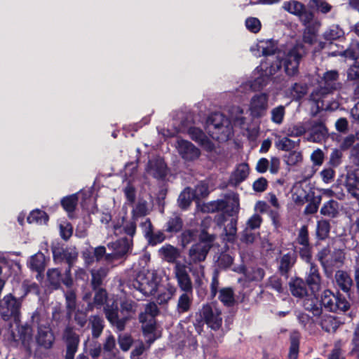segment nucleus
<instances>
[{
  "label": "nucleus",
  "instance_id": "nucleus-1",
  "mask_svg": "<svg viewBox=\"0 0 359 359\" xmlns=\"http://www.w3.org/2000/svg\"><path fill=\"white\" fill-rule=\"evenodd\" d=\"M305 54L304 46L297 43L284 52L278 51L276 56L267 59L269 61L262 62L259 65L260 69L270 77L279 72L283 65L286 74L290 76H294L298 73L300 61Z\"/></svg>",
  "mask_w": 359,
  "mask_h": 359
},
{
  "label": "nucleus",
  "instance_id": "nucleus-2",
  "mask_svg": "<svg viewBox=\"0 0 359 359\" xmlns=\"http://www.w3.org/2000/svg\"><path fill=\"white\" fill-rule=\"evenodd\" d=\"M319 88L312 92L310 95L311 100L316 106L317 110H327L330 107L326 103L325 98L333 90L341 88L339 82V74L336 70L326 72L318 82Z\"/></svg>",
  "mask_w": 359,
  "mask_h": 359
},
{
  "label": "nucleus",
  "instance_id": "nucleus-3",
  "mask_svg": "<svg viewBox=\"0 0 359 359\" xmlns=\"http://www.w3.org/2000/svg\"><path fill=\"white\" fill-rule=\"evenodd\" d=\"M205 128L210 136L219 141L227 140L232 135L230 121L219 112L208 116Z\"/></svg>",
  "mask_w": 359,
  "mask_h": 359
},
{
  "label": "nucleus",
  "instance_id": "nucleus-4",
  "mask_svg": "<svg viewBox=\"0 0 359 359\" xmlns=\"http://www.w3.org/2000/svg\"><path fill=\"white\" fill-rule=\"evenodd\" d=\"M160 283L156 271L140 272L133 283V286L145 296L154 295Z\"/></svg>",
  "mask_w": 359,
  "mask_h": 359
},
{
  "label": "nucleus",
  "instance_id": "nucleus-5",
  "mask_svg": "<svg viewBox=\"0 0 359 359\" xmlns=\"http://www.w3.org/2000/svg\"><path fill=\"white\" fill-rule=\"evenodd\" d=\"M214 238V236L207 233L204 230L202 231L200 241L193 245L189 251V264L201 262L205 259Z\"/></svg>",
  "mask_w": 359,
  "mask_h": 359
},
{
  "label": "nucleus",
  "instance_id": "nucleus-6",
  "mask_svg": "<svg viewBox=\"0 0 359 359\" xmlns=\"http://www.w3.org/2000/svg\"><path fill=\"white\" fill-rule=\"evenodd\" d=\"M133 246L132 238H121L116 242L109 243L107 244L109 249L112 250L111 253H109L105 256V262L107 264H112V267L116 265V262H118L122 259H125V257L131 250Z\"/></svg>",
  "mask_w": 359,
  "mask_h": 359
},
{
  "label": "nucleus",
  "instance_id": "nucleus-7",
  "mask_svg": "<svg viewBox=\"0 0 359 359\" xmlns=\"http://www.w3.org/2000/svg\"><path fill=\"white\" fill-rule=\"evenodd\" d=\"M269 95L267 93L255 94L250 100L248 111L252 119H260L264 117L269 107Z\"/></svg>",
  "mask_w": 359,
  "mask_h": 359
},
{
  "label": "nucleus",
  "instance_id": "nucleus-8",
  "mask_svg": "<svg viewBox=\"0 0 359 359\" xmlns=\"http://www.w3.org/2000/svg\"><path fill=\"white\" fill-rule=\"evenodd\" d=\"M201 320L208 327L214 330H219L222 324L220 309L214 303L204 304L199 311Z\"/></svg>",
  "mask_w": 359,
  "mask_h": 359
},
{
  "label": "nucleus",
  "instance_id": "nucleus-9",
  "mask_svg": "<svg viewBox=\"0 0 359 359\" xmlns=\"http://www.w3.org/2000/svg\"><path fill=\"white\" fill-rule=\"evenodd\" d=\"M321 304L331 312L346 311L350 308V304L344 297L339 294H334L329 290L323 292Z\"/></svg>",
  "mask_w": 359,
  "mask_h": 359
},
{
  "label": "nucleus",
  "instance_id": "nucleus-10",
  "mask_svg": "<svg viewBox=\"0 0 359 359\" xmlns=\"http://www.w3.org/2000/svg\"><path fill=\"white\" fill-rule=\"evenodd\" d=\"M318 260L325 271L332 272L334 267L341 266L344 259V253L341 250H331L330 248H323L318 254Z\"/></svg>",
  "mask_w": 359,
  "mask_h": 359
},
{
  "label": "nucleus",
  "instance_id": "nucleus-11",
  "mask_svg": "<svg viewBox=\"0 0 359 359\" xmlns=\"http://www.w3.org/2000/svg\"><path fill=\"white\" fill-rule=\"evenodd\" d=\"M269 76L265 72L260 69V67H257L252 72L251 79L240 86L238 92L245 94L249 90L258 91L265 87L269 81Z\"/></svg>",
  "mask_w": 359,
  "mask_h": 359
},
{
  "label": "nucleus",
  "instance_id": "nucleus-12",
  "mask_svg": "<svg viewBox=\"0 0 359 359\" xmlns=\"http://www.w3.org/2000/svg\"><path fill=\"white\" fill-rule=\"evenodd\" d=\"M20 306V299L11 294H7L0 302V314L4 320H7L18 313Z\"/></svg>",
  "mask_w": 359,
  "mask_h": 359
},
{
  "label": "nucleus",
  "instance_id": "nucleus-13",
  "mask_svg": "<svg viewBox=\"0 0 359 359\" xmlns=\"http://www.w3.org/2000/svg\"><path fill=\"white\" fill-rule=\"evenodd\" d=\"M174 273L180 288L184 292H193L192 282L187 265L182 262H177L174 267Z\"/></svg>",
  "mask_w": 359,
  "mask_h": 359
},
{
  "label": "nucleus",
  "instance_id": "nucleus-14",
  "mask_svg": "<svg viewBox=\"0 0 359 359\" xmlns=\"http://www.w3.org/2000/svg\"><path fill=\"white\" fill-rule=\"evenodd\" d=\"M175 147L180 156L185 161H194L201 155L200 150L187 140H177Z\"/></svg>",
  "mask_w": 359,
  "mask_h": 359
},
{
  "label": "nucleus",
  "instance_id": "nucleus-15",
  "mask_svg": "<svg viewBox=\"0 0 359 359\" xmlns=\"http://www.w3.org/2000/svg\"><path fill=\"white\" fill-rule=\"evenodd\" d=\"M63 339L67 346L65 359H74L79 344V335L72 327L67 326L63 333Z\"/></svg>",
  "mask_w": 359,
  "mask_h": 359
},
{
  "label": "nucleus",
  "instance_id": "nucleus-16",
  "mask_svg": "<svg viewBox=\"0 0 359 359\" xmlns=\"http://www.w3.org/2000/svg\"><path fill=\"white\" fill-rule=\"evenodd\" d=\"M276 42L272 39L262 40L250 48L252 54L258 57L261 56H271L277 50Z\"/></svg>",
  "mask_w": 359,
  "mask_h": 359
},
{
  "label": "nucleus",
  "instance_id": "nucleus-17",
  "mask_svg": "<svg viewBox=\"0 0 359 359\" xmlns=\"http://www.w3.org/2000/svg\"><path fill=\"white\" fill-rule=\"evenodd\" d=\"M114 230L116 235L125 233L133 238L136 232V220L133 217L127 219L125 216L120 217L114 222Z\"/></svg>",
  "mask_w": 359,
  "mask_h": 359
},
{
  "label": "nucleus",
  "instance_id": "nucleus-18",
  "mask_svg": "<svg viewBox=\"0 0 359 359\" xmlns=\"http://www.w3.org/2000/svg\"><path fill=\"white\" fill-rule=\"evenodd\" d=\"M146 171L155 178H163L166 174V165L162 158L154 157L149 161Z\"/></svg>",
  "mask_w": 359,
  "mask_h": 359
},
{
  "label": "nucleus",
  "instance_id": "nucleus-19",
  "mask_svg": "<svg viewBox=\"0 0 359 359\" xmlns=\"http://www.w3.org/2000/svg\"><path fill=\"white\" fill-rule=\"evenodd\" d=\"M250 173V168L248 163H241L236 165L229 177V184L236 187L245 181Z\"/></svg>",
  "mask_w": 359,
  "mask_h": 359
},
{
  "label": "nucleus",
  "instance_id": "nucleus-20",
  "mask_svg": "<svg viewBox=\"0 0 359 359\" xmlns=\"http://www.w3.org/2000/svg\"><path fill=\"white\" fill-rule=\"evenodd\" d=\"M104 313L109 322L112 325L115 326L118 331H122L124 330L126 323L128 318L124 317L121 319L118 318L117 306H114L107 305L104 308Z\"/></svg>",
  "mask_w": 359,
  "mask_h": 359
},
{
  "label": "nucleus",
  "instance_id": "nucleus-21",
  "mask_svg": "<svg viewBox=\"0 0 359 359\" xmlns=\"http://www.w3.org/2000/svg\"><path fill=\"white\" fill-rule=\"evenodd\" d=\"M309 271L306 278V283L310 290L313 292H318L320 288V276L318 272V269L313 263L309 264Z\"/></svg>",
  "mask_w": 359,
  "mask_h": 359
},
{
  "label": "nucleus",
  "instance_id": "nucleus-22",
  "mask_svg": "<svg viewBox=\"0 0 359 359\" xmlns=\"http://www.w3.org/2000/svg\"><path fill=\"white\" fill-rule=\"evenodd\" d=\"M346 187L351 196L359 199V169H355L348 174Z\"/></svg>",
  "mask_w": 359,
  "mask_h": 359
},
{
  "label": "nucleus",
  "instance_id": "nucleus-23",
  "mask_svg": "<svg viewBox=\"0 0 359 359\" xmlns=\"http://www.w3.org/2000/svg\"><path fill=\"white\" fill-rule=\"evenodd\" d=\"M158 253L163 259L169 263H175V265L177 262V259L180 257L179 249L169 244L162 246Z\"/></svg>",
  "mask_w": 359,
  "mask_h": 359
},
{
  "label": "nucleus",
  "instance_id": "nucleus-24",
  "mask_svg": "<svg viewBox=\"0 0 359 359\" xmlns=\"http://www.w3.org/2000/svg\"><path fill=\"white\" fill-rule=\"evenodd\" d=\"M317 293L318 292H313L310 290V293L304 297L303 302L304 309L312 312L314 316H319L321 313V309L318 304Z\"/></svg>",
  "mask_w": 359,
  "mask_h": 359
},
{
  "label": "nucleus",
  "instance_id": "nucleus-25",
  "mask_svg": "<svg viewBox=\"0 0 359 359\" xmlns=\"http://www.w3.org/2000/svg\"><path fill=\"white\" fill-rule=\"evenodd\" d=\"M36 340L41 346L46 348L50 347L54 341V337L50 328L46 325H39Z\"/></svg>",
  "mask_w": 359,
  "mask_h": 359
},
{
  "label": "nucleus",
  "instance_id": "nucleus-26",
  "mask_svg": "<svg viewBox=\"0 0 359 359\" xmlns=\"http://www.w3.org/2000/svg\"><path fill=\"white\" fill-rule=\"evenodd\" d=\"M290 290L293 296L298 298H304L310 292L307 290L304 282L297 278L290 283Z\"/></svg>",
  "mask_w": 359,
  "mask_h": 359
},
{
  "label": "nucleus",
  "instance_id": "nucleus-27",
  "mask_svg": "<svg viewBox=\"0 0 359 359\" xmlns=\"http://www.w3.org/2000/svg\"><path fill=\"white\" fill-rule=\"evenodd\" d=\"M335 281L339 288L348 292L353 285L351 276L344 271H338L335 273Z\"/></svg>",
  "mask_w": 359,
  "mask_h": 359
},
{
  "label": "nucleus",
  "instance_id": "nucleus-28",
  "mask_svg": "<svg viewBox=\"0 0 359 359\" xmlns=\"http://www.w3.org/2000/svg\"><path fill=\"white\" fill-rule=\"evenodd\" d=\"M299 18L308 30H310V29H317L320 26V23L314 19L313 14L305 8L299 15Z\"/></svg>",
  "mask_w": 359,
  "mask_h": 359
},
{
  "label": "nucleus",
  "instance_id": "nucleus-29",
  "mask_svg": "<svg viewBox=\"0 0 359 359\" xmlns=\"http://www.w3.org/2000/svg\"><path fill=\"white\" fill-rule=\"evenodd\" d=\"M192 303V292H184L178 299L177 310L178 313H185L188 311Z\"/></svg>",
  "mask_w": 359,
  "mask_h": 359
},
{
  "label": "nucleus",
  "instance_id": "nucleus-30",
  "mask_svg": "<svg viewBox=\"0 0 359 359\" xmlns=\"http://www.w3.org/2000/svg\"><path fill=\"white\" fill-rule=\"evenodd\" d=\"M297 144V142L289 139L288 137L276 136L275 146L279 150L290 151L294 149Z\"/></svg>",
  "mask_w": 359,
  "mask_h": 359
},
{
  "label": "nucleus",
  "instance_id": "nucleus-31",
  "mask_svg": "<svg viewBox=\"0 0 359 359\" xmlns=\"http://www.w3.org/2000/svg\"><path fill=\"white\" fill-rule=\"evenodd\" d=\"M149 212L147 202L144 200H139L133 208L132 217L133 220H137L140 217L147 215Z\"/></svg>",
  "mask_w": 359,
  "mask_h": 359
},
{
  "label": "nucleus",
  "instance_id": "nucleus-32",
  "mask_svg": "<svg viewBox=\"0 0 359 359\" xmlns=\"http://www.w3.org/2000/svg\"><path fill=\"white\" fill-rule=\"evenodd\" d=\"M285 116V107L283 105H278L272 108L270 111L271 121L278 126L281 125Z\"/></svg>",
  "mask_w": 359,
  "mask_h": 359
},
{
  "label": "nucleus",
  "instance_id": "nucleus-33",
  "mask_svg": "<svg viewBox=\"0 0 359 359\" xmlns=\"http://www.w3.org/2000/svg\"><path fill=\"white\" fill-rule=\"evenodd\" d=\"M46 257L41 252H37L30 257L29 266L31 269L38 272L42 271L45 268Z\"/></svg>",
  "mask_w": 359,
  "mask_h": 359
},
{
  "label": "nucleus",
  "instance_id": "nucleus-34",
  "mask_svg": "<svg viewBox=\"0 0 359 359\" xmlns=\"http://www.w3.org/2000/svg\"><path fill=\"white\" fill-rule=\"evenodd\" d=\"M108 272L109 269L107 267H100L97 270L91 271V284L95 290L102 284Z\"/></svg>",
  "mask_w": 359,
  "mask_h": 359
},
{
  "label": "nucleus",
  "instance_id": "nucleus-35",
  "mask_svg": "<svg viewBox=\"0 0 359 359\" xmlns=\"http://www.w3.org/2000/svg\"><path fill=\"white\" fill-rule=\"evenodd\" d=\"M339 204L334 200H330L324 203L320 209V213L327 217H334L338 214Z\"/></svg>",
  "mask_w": 359,
  "mask_h": 359
},
{
  "label": "nucleus",
  "instance_id": "nucleus-36",
  "mask_svg": "<svg viewBox=\"0 0 359 359\" xmlns=\"http://www.w3.org/2000/svg\"><path fill=\"white\" fill-rule=\"evenodd\" d=\"M48 220V216L47 214L40 210H35L30 212L29 215L27 217V222L30 224H44Z\"/></svg>",
  "mask_w": 359,
  "mask_h": 359
},
{
  "label": "nucleus",
  "instance_id": "nucleus-37",
  "mask_svg": "<svg viewBox=\"0 0 359 359\" xmlns=\"http://www.w3.org/2000/svg\"><path fill=\"white\" fill-rule=\"evenodd\" d=\"M78 194H72L70 196L64 197L61 200V204L63 208L68 212L71 217V214L74 211L78 202Z\"/></svg>",
  "mask_w": 359,
  "mask_h": 359
},
{
  "label": "nucleus",
  "instance_id": "nucleus-38",
  "mask_svg": "<svg viewBox=\"0 0 359 359\" xmlns=\"http://www.w3.org/2000/svg\"><path fill=\"white\" fill-rule=\"evenodd\" d=\"M189 270L194 278L195 285L199 287H202L206 282L203 266L202 265L191 266Z\"/></svg>",
  "mask_w": 359,
  "mask_h": 359
},
{
  "label": "nucleus",
  "instance_id": "nucleus-39",
  "mask_svg": "<svg viewBox=\"0 0 359 359\" xmlns=\"http://www.w3.org/2000/svg\"><path fill=\"white\" fill-rule=\"evenodd\" d=\"M295 262V257L290 253L280 257L279 270L282 274H286Z\"/></svg>",
  "mask_w": 359,
  "mask_h": 359
},
{
  "label": "nucleus",
  "instance_id": "nucleus-40",
  "mask_svg": "<svg viewBox=\"0 0 359 359\" xmlns=\"http://www.w3.org/2000/svg\"><path fill=\"white\" fill-rule=\"evenodd\" d=\"M158 313L157 306L154 303H149L145 306L144 312L140 314L139 319L141 323L147 321V318L154 319Z\"/></svg>",
  "mask_w": 359,
  "mask_h": 359
},
{
  "label": "nucleus",
  "instance_id": "nucleus-41",
  "mask_svg": "<svg viewBox=\"0 0 359 359\" xmlns=\"http://www.w3.org/2000/svg\"><path fill=\"white\" fill-rule=\"evenodd\" d=\"M194 198H195V196L192 190L190 188H186L179 196V205L182 208H187L191 204Z\"/></svg>",
  "mask_w": 359,
  "mask_h": 359
},
{
  "label": "nucleus",
  "instance_id": "nucleus-42",
  "mask_svg": "<svg viewBox=\"0 0 359 359\" xmlns=\"http://www.w3.org/2000/svg\"><path fill=\"white\" fill-rule=\"evenodd\" d=\"M182 228V222L181 218L177 215H173L170 217L166 224V231L169 233H177Z\"/></svg>",
  "mask_w": 359,
  "mask_h": 359
},
{
  "label": "nucleus",
  "instance_id": "nucleus-43",
  "mask_svg": "<svg viewBox=\"0 0 359 359\" xmlns=\"http://www.w3.org/2000/svg\"><path fill=\"white\" fill-rule=\"evenodd\" d=\"M89 320L91 324L92 334L93 337L97 338L101 334L104 328L103 320L97 316H93L90 317Z\"/></svg>",
  "mask_w": 359,
  "mask_h": 359
},
{
  "label": "nucleus",
  "instance_id": "nucleus-44",
  "mask_svg": "<svg viewBox=\"0 0 359 359\" xmlns=\"http://www.w3.org/2000/svg\"><path fill=\"white\" fill-rule=\"evenodd\" d=\"M322 328L327 332H334L338 328L339 323L332 316H325L321 320Z\"/></svg>",
  "mask_w": 359,
  "mask_h": 359
},
{
  "label": "nucleus",
  "instance_id": "nucleus-45",
  "mask_svg": "<svg viewBox=\"0 0 359 359\" xmlns=\"http://www.w3.org/2000/svg\"><path fill=\"white\" fill-rule=\"evenodd\" d=\"M310 129L309 123H299L288 128L287 136L299 137Z\"/></svg>",
  "mask_w": 359,
  "mask_h": 359
},
{
  "label": "nucleus",
  "instance_id": "nucleus-46",
  "mask_svg": "<svg viewBox=\"0 0 359 359\" xmlns=\"http://www.w3.org/2000/svg\"><path fill=\"white\" fill-rule=\"evenodd\" d=\"M299 335L298 333H292L290 336V347L288 354L289 359H297L299 353Z\"/></svg>",
  "mask_w": 359,
  "mask_h": 359
},
{
  "label": "nucleus",
  "instance_id": "nucleus-47",
  "mask_svg": "<svg viewBox=\"0 0 359 359\" xmlns=\"http://www.w3.org/2000/svg\"><path fill=\"white\" fill-rule=\"evenodd\" d=\"M344 31L338 25H332L324 33V38L327 41H334L344 36Z\"/></svg>",
  "mask_w": 359,
  "mask_h": 359
},
{
  "label": "nucleus",
  "instance_id": "nucleus-48",
  "mask_svg": "<svg viewBox=\"0 0 359 359\" xmlns=\"http://www.w3.org/2000/svg\"><path fill=\"white\" fill-rule=\"evenodd\" d=\"M330 222L325 219L319 220L316 226V236L319 239L323 240L326 238L330 233Z\"/></svg>",
  "mask_w": 359,
  "mask_h": 359
},
{
  "label": "nucleus",
  "instance_id": "nucleus-49",
  "mask_svg": "<svg viewBox=\"0 0 359 359\" xmlns=\"http://www.w3.org/2000/svg\"><path fill=\"white\" fill-rule=\"evenodd\" d=\"M283 7L285 11L297 16L305 8L302 4L294 0L284 2Z\"/></svg>",
  "mask_w": 359,
  "mask_h": 359
},
{
  "label": "nucleus",
  "instance_id": "nucleus-50",
  "mask_svg": "<svg viewBox=\"0 0 359 359\" xmlns=\"http://www.w3.org/2000/svg\"><path fill=\"white\" fill-rule=\"evenodd\" d=\"M219 300L226 306H232L235 302L233 292L231 288L226 287L219 291Z\"/></svg>",
  "mask_w": 359,
  "mask_h": 359
},
{
  "label": "nucleus",
  "instance_id": "nucleus-51",
  "mask_svg": "<svg viewBox=\"0 0 359 359\" xmlns=\"http://www.w3.org/2000/svg\"><path fill=\"white\" fill-rule=\"evenodd\" d=\"M231 117L235 126L242 127L245 123V118L243 116V110L239 107L232 108Z\"/></svg>",
  "mask_w": 359,
  "mask_h": 359
},
{
  "label": "nucleus",
  "instance_id": "nucleus-52",
  "mask_svg": "<svg viewBox=\"0 0 359 359\" xmlns=\"http://www.w3.org/2000/svg\"><path fill=\"white\" fill-rule=\"evenodd\" d=\"M142 323V330L145 336L148 337L147 341L149 345L154 342L155 338H151L150 334L154 332L155 329V320L147 318V321Z\"/></svg>",
  "mask_w": 359,
  "mask_h": 359
},
{
  "label": "nucleus",
  "instance_id": "nucleus-53",
  "mask_svg": "<svg viewBox=\"0 0 359 359\" xmlns=\"http://www.w3.org/2000/svg\"><path fill=\"white\" fill-rule=\"evenodd\" d=\"M47 278L50 285L57 288L61 281V273L57 269H50L47 271Z\"/></svg>",
  "mask_w": 359,
  "mask_h": 359
},
{
  "label": "nucleus",
  "instance_id": "nucleus-54",
  "mask_svg": "<svg viewBox=\"0 0 359 359\" xmlns=\"http://www.w3.org/2000/svg\"><path fill=\"white\" fill-rule=\"evenodd\" d=\"M283 160L287 165L294 166L302 161V155L300 152L294 151L285 155Z\"/></svg>",
  "mask_w": 359,
  "mask_h": 359
},
{
  "label": "nucleus",
  "instance_id": "nucleus-55",
  "mask_svg": "<svg viewBox=\"0 0 359 359\" xmlns=\"http://www.w3.org/2000/svg\"><path fill=\"white\" fill-rule=\"evenodd\" d=\"M306 93L307 86L302 83H294L290 90V95L295 100L302 98Z\"/></svg>",
  "mask_w": 359,
  "mask_h": 359
},
{
  "label": "nucleus",
  "instance_id": "nucleus-56",
  "mask_svg": "<svg viewBox=\"0 0 359 359\" xmlns=\"http://www.w3.org/2000/svg\"><path fill=\"white\" fill-rule=\"evenodd\" d=\"M309 4L312 8L317 9L323 13L330 12L332 8V6L325 0H311Z\"/></svg>",
  "mask_w": 359,
  "mask_h": 359
},
{
  "label": "nucleus",
  "instance_id": "nucleus-57",
  "mask_svg": "<svg viewBox=\"0 0 359 359\" xmlns=\"http://www.w3.org/2000/svg\"><path fill=\"white\" fill-rule=\"evenodd\" d=\"M246 28L252 33H257L262 27L259 20L257 18L250 17L245 20Z\"/></svg>",
  "mask_w": 359,
  "mask_h": 359
},
{
  "label": "nucleus",
  "instance_id": "nucleus-58",
  "mask_svg": "<svg viewBox=\"0 0 359 359\" xmlns=\"http://www.w3.org/2000/svg\"><path fill=\"white\" fill-rule=\"evenodd\" d=\"M62 257L70 266L77 259L78 252L74 248H66L62 252Z\"/></svg>",
  "mask_w": 359,
  "mask_h": 359
},
{
  "label": "nucleus",
  "instance_id": "nucleus-59",
  "mask_svg": "<svg viewBox=\"0 0 359 359\" xmlns=\"http://www.w3.org/2000/svg\"><path fill=\"white\" fill-rule=\"evenodd\" d=\"M65 299L67 309L70 313L76 309V294L72 290L67 291L65 293Z\"/></svg>",
  "mask_w": 359,
  "mask_h": 359
},
{
  "label": "nucleus",
  "instance_id": "nucleus-60",
  "mask_svg": "<svg viewBox=\"0 0 359 359\" xmlns=\"http://www.w3.org/2000/svg\"><path fill=\"white\" fill-rule=\"evenodd\" d=\"M189 135L193 140L199 143H203L205 139V135L203 132L198 128H189Z\"/></svg>",
  "mask_w": 359,
  "mask_h": 359
},
{
  "label": "nucleus",
  "instance_id": "nucleus-61",
  "mask_svg": "<svg viewBox=\"0 0 359 359\" xmlns=\"http://www.w3.org/2000/svg\"><path fill=\"white\" fill-rule=\"evenodd\" d=\"M342 152L339 149H333L330 154L329 164L336 168L341 163Z\"/></svg>",
  "mask_w": 359,
  "mask_h": 359
},
{
  "label": "nucleus",
  "instance_id": "nucleus-62",
  "mask_svg": "<svg viewBox=\"0 0 359 359\" xmlns=\"http://www.w3.org/2000/svg\"><path fill=\"white\" fill-rule=\"evenodd\" d=\"M60 231L61 237L65 240H68L72 235V226L68 222H62L60 224Z\"/></svg>",
  "mask_w": 359,
  "mask_h": 359
},
{
  "label": "nucleus",
  "instance_id": "nucleus-63",
  "mask_svg": "<svg viewBox=\"0 0 359 359\" xmlns=\"http://www.w3.org/2000/svg\"><path fill=\"white\" fill-rule=\"evenodd\" d=\"M121 308L122 313L126 312L130 316L136 311L137 304L131 300H126L121 303Z\"/></svg>",
  "mask_w": 359,
  "mask_h": 359
},
{
  "label": "nucleus",
  "instance_id": "nucleus-64",
  "mask_svg": "<svg viewBox=\"0 0 359 359\" xmlns=\"http://www.w3.org/2000/svg\"><path fill=\"white\" fill-rule=\"evenodd\" d=\"M309 126L312 133H318L320 135H325L327 133L326 128L320 121H314L309 123Z\"/></svg>",
  "mask_w": 359,
  "mask_h": 359
}]
</instances>
